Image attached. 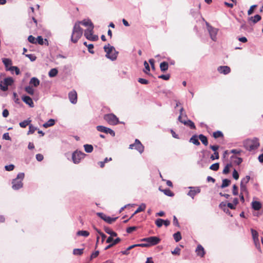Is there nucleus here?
<instances>
[{
    "label": "nucleus",
    "instance_id": "obj_14",
    "mask_svg": "<svg viewBox=\"0 0 263 263\" xmlns=\"http://www.w3.org/2000/svg\"><path fill=\"white\" fill-rule=\"evenodd\" d=\"M78 25L80 26V25H82L84 26L90 27H93V24L92 23L90 19H84L81 21H77L75 24H78Z\"/></svg>",
    "mask_w": 263,
    "mask_h": 263
},
{
    "label": "nucleus",
    "instance_id": "obj_64",
    "mask_svg": "<svg viewBox=\"0 0 263 263\" xmlns=\"http://www.w3.org/2000/svg\"><path fill=\"white\" fill-rule=\"evenodd\" d=\"M88 51L91 53H94V51L93 50V44H90L87 46Z\"/></svg>",
    "mask_w": 263,
    "mask_h": 263
},
{
    "label": "nucleus",
    "instance_id": "obj_63",
    "mask_svg": "<svg viewBox=\"0 0 263 263\" xmlns=\"http://www.w3.org/2000/svg\"><path fill=\"white\" fill-rule=\"evenodd\" d=\"M233 194L234 195H237L238 194V187L235 184L233 185Z\"/></svg>",
    "mask_w": 263,
    "mask_h": 263
},
{
    "label": "nucleus",
    "instance_id": "obj_1",
    "mask_svg": "<svg viewBox=\"0 0 263 263\" xmlns=\"http://www.w3.org/2000/svg\"><path fill=\"white\" fill-rule=\"evenodd\" d=\"M244 147L249 151H252L257 149L259 145V140L257 138L248 139L243 142Z\"/></svg>",
    "mask_w": 263,
    "mask_h": 263
},
{
    "label": "nucleus",
    "instance_id": "obj_55",
    "mask_svg": "<svg viewBox=\"0 0 263 263\" xmlns=\"http://www.w3.org/2000/svg\"><path fill=\"white\" fill-rule=\"evenodd\" d=\"M99 254V251H96L95 252L92 253L90 256V260H91L93 258L97 257L98 256Z\"/></svg>",
    "mask_w": 263,
    "mask_h": 263
},
{
    "label": "nucleus",
    "instance_id": "obj_32",
    "mask_svg": "<svg viewBox=\"0 0 263 263\" xmlns=\"http://www.w3.org/2000/svg\"><path fill=\"white\" fill-rule=\"evenodd\" d=\"M58 73V70L56 68H52L49 71L48 75L50 77L52 78L56 76Z\"/></svg>",
    "mask_w": 263,
    "mask_h": 263
},
{
    "label": "nucleus",
    "instance_id": "obj_30",
    "mask_svg": "<svg viewBox=\"0 0 263 263\" xmlns=\"http://www.w3.org/2000/svg\"><path fill=\"white\" fill-rule=\"evenodd\" d=\"M84 147L85 151L88 153H91L93 149L92 145L90 144H85Z\"/></svg>",
    "mask_w": 263,
    "mask_h": 263
},
{
    "label": "nucleus",
    "instance_id": "obj_44",
    "mask_svg": "<svg viewBox=\"0 0 263 263\" xmlns=\"http://www.w3.org/2000/svg\"><path fill=\"white\" fill-rule=\"evenodd\" d=\"M83 248L82 249H74L73 251L74 255H81L83 253Z\"/></svg>",
    "mask_w": 263,
    "mask_h": 263
},
{
    "label": "nucleus",
    "instance_id": "obj_51",
    "mask_svg": "<svg viewBox=\"0 0 263 263\" xmlns=\"http://www.w3.org/2000/svg\"><path fill=\"white\" fill-rule=\"evenodd\" d=\"M158 78L164 80H168L170 78V74H161L160 76H158Z\"/></svg>",
    "mask_w": 263,
    "mask_h": 263
},
{
    "label": "nucleus",
    "instance_id": "obj_36",
    "mask_svg": "<svg viewBox=\"0 0 263 263\" xmlns=\"http://www.w3.org/2000/svg\"><path fill=\"white\" fill-rule=\"evenodd\" d=\"M240 193L241 194H246L248 195V192L247 188V185L245 184H240Z\"/></svg>",
    "mask_w": 263,
    "mask_h": 263
},
{
    "label": "nucleus",
    "instance_id": "obj_57",
    "mask_svg": "<svg viewBox=\"0 0 263 263\" xmlns=\"http://www.w3.org/2000/svg\"><path fill=\"white\" fill-rule=\"evenodd\" d=\"M234 158L235 159V160H234V163H235L237 165H239L242 162V159L241 158H238V157H234Z\"/></svg>",
    "mask_w": 263,
    "mask_h": 263
},
{
    "label": "nucleus",
    "instance_id": "obj_43",
    "mask_svg": "<svg viewBox=\"0 0 263 263\" xmlns=\"http://www.w3.org/2000/svg\"><path fill=\"white\" fill-rule=\"evenodd\" d=\"M219 168V164L218 163L213 164L210 167V169L215 171H217V170H218Z\"/></svg>",
    "mask_w": 263,
    "mask_h": 263
},
{
    "label": "nucleus",
    "instance_id": "obj_8",
    "mask_svg": "<svg viewBox=\"0 0 263 263\" xmlns=\"http://www.w3.org/2000/svg\"><path fill=\"white\" fill-rule=\"evenodd\" d=\"M14 82V80L12 78L8 77L4 79L0 83V88L3 91H6L8 90L9 86H11Z\"/></svg>",
    "mask_w": 263,
    "mask_h": 263
},
{
    "label": "nucleus",
    "instance_id": "obj_46",
    "mask_svg": "<svg viewBox=\"0 0 263 263\" xmlns=\"http://www.w3.org/2000/svg\"><path fill=\"white\" fill-rule=\"evenodd\" d=\"M28 41L32 44H36L37 43V38H35L33 36L30 35L28 37Z\"/></svg>",
    "mask_w": 263,
    "mask_h": 263
},
{
    "label": "nucleus",
    "instance_id": "obj_37",
    "mask_svg": "<svg viewBox=\"0 0 263 263\" xmlns=\"http://www.w3.org/2000/svg\"><path fill=\"white\" fill-rule=\"evenodd\" d=\"M30 122L31 120L28 119L20 122L19 125L21 127L25 128L27 125H29Z\"/></svg>",
    "mask_w": 263,
    "mask_h": 263
},
{
    "label": "nucleus",
    "instance_id": "obj_13",
    "mask_svg": "<svg viewBox=\"0 0 263 263\" xmlns=\"http://www.w3.org/2000/svg\"><path fill=\"white\" fill-rule=\"evenodd\" d=\"M97 215L100 217L102 219L106 221V222L111 224L112 222H115L118 217L111 218L109 216H107L103 213H97Z\"/></svg>",
    "mask_w": 263,
    "mask_h": 263
},
{
    "label": "nucleus",
    "instance_id": "obj_24",
    "mask_svg": "<svg viewBox=\"0 0 263 263\" xmlns=\"http://www.w3.org/2000/svg\"><path fill=\"white\" fill-rule=\"evenodd\" d=\"M3 63L6 67V69H9L8 66L12 64L11 59L8 58H4L2 59Z\"/></svg>",
    "mask_w": 263,
    "mask_h": 263
},
{
    "label": "nucleus",
    "instance_id": "obj_48",
    "mask_svg": "<svg viewBox=\"0 0 263 263\" xmlns=\"http://www.w3.org/2000/svg\"><path fill=\"white\" fill-rule=\"evenodd\" d=\"M250 179V177L249 176H246L245 178H243L241 181L240 184H246L248 183Z\"/></svg>",
    "mask_w": 263,
    "mask_h": 263
},
{
    "label": "nucleus",
    "instance_id": "obj_19",
    "mask_svg": "<svg viewBox=\"0 0 263 263\" xmlns=\"http://www.w3.org/2000/svg\"><path fill=\"white\" fill-rule=\"evenodd\" d=\"M195 252L197 256L202 257L205 254V251L204 248H196Z\"/></svg>",
    "mask_w": 263,
    "mask_h": 263
},
{
    "label": "nucleus",
    "instance_id": "obj_16",
    "mask_svg": "<svg viewBox=\"0 0 263 263\" xmlns=\"http://www.w3.org/2000/svg\"><path fill=\"white\" fill-rule=\"evenodd\" d=\"M219 72L224 74H228L231 71V69L227 66H221L218 67L217 69Z\"/></svg>",
    "mask_w": 263,
    "mask_h": 263
},
{
    "label": "nucleus",
    "instance_id": "obj_40",
    "mask_svg": "<svg viewBox=\"0 0 263 263\" xmlns=\"http://www.w3.org/2000/svg\"><path fill=\"white\" fill-rule=\"evenodd\" d=\"M174 238L176 242H178L181 239V235L180 232L175 233L174 235Z\"/></svg>",
    "mask_w": 263,
    "mask_h": 263
},
{
    "label": "nucleus",
    "instance_id": "obj_26",
    "mask_svg": "<svg viewBox=\"0 0 263 263\" xmlns=\"http://www.w3.org/2000/svg\"><path fill=\"white\" fill-rule=\"evenodd\" d=\"M37 43H38L39 44H40L41 45H43L44 43L47 45H48V44H49L48 40L47 39H45V42H44L43 37L41 36H37Z\"/></svg>",
    "mask_w": 263,
    "mask_h": 263
},
{
    "label": "nucleus",
    "instance_id": "obj_56",
    "mask_svg": "<svg viewBox=\"0 0 263 263\" xmlns=\"http://www.w3.org/2000/svg\"><path fill=\"white\" fill-rule=\"evenodd\" d=\"M138 81V82L142 84H147L149 83L148 80L142 78H139Z\"/></svg>",
    "mask_w": 263,
    "mask_h": 263
},
{
    "label": "nucleus",
    "instance_id": "obj_28",
    "mask_svg": "<svg viewBox=\"0 0 263 263\" xmlns=\"http://www.w3.org/2000/svg\"><path fill=\"white\" fill-rule=\"evenodd\" d=\"M261 19V16L258 14H256L254 17H251L250 18V20L252 21V22L254 24L257 23L258 22L260 21Z\"/></svg>",
    "mask_w": 263,
    "mask_h": 263
},
{
    "label": "nucleus",
    "instance_id": "obj_50",
    "mask_svg": "<svg viewBox=\"0 0 263 263\" xmlns=\"http://www.w3.org/2000/svg\"><path fill=\"white\" fill-rule=\"evenodd\" d=\"M96 128H97V130L99 132H103V133L106 132V127H105L104 126L98 125L96 127Z\"/></svg>",
    "mask_w": 263,
    "mask_h": 263
},
{
    "label": "nucleus",
    "instance_id": "obj_12",
    "mask_svg": "<svg viewBox=\"0 0 263 263\" xmlns=\"http://www.w3.org/2000/svg\"><path fill=\"white\" fill-rule=\"evenodd\" d=\"M183 110L184 109H183V107H181L180 109V115L178 117L179 121L180 122L183 123L184 125H188L192 129L195 128V125L194 123L192 121L188 120L187 121H185L182 120V112H183Z\"/></svg>",
    "mask_w": 263,
    "mask_h": 263
},
{
    "label": "nucleus",
    "instance_id": "obj_23",
    "mask_svg": "<svg viewBox=\"0 0 263 263\" xmlns=\"http://www.w3.org/2000/svg\"><path fill=\"white\" fill-rule=\"evenodd\" d=\"M199 139L200 140L203 144L205 146L208 145V140L206 136L202 134H200L198 136Z\"/></svg>",
    "mask_w": 263,
    "mask_h": 263
},
{
    "label": "nucleus",
    "instance_id": "obj_27",
    "mask_svg": "<svg viewBox=\"0 0 263 263\" xmlns=\"http://www.w3.org/2000/svg\"><path fill=\"white\" fill-rule=\"evenodd\" d=\"M200 192V189L199 188H197L194 190H191L189 192L188 195L193 198L196 194L199 193Z\"/></svg>",
    "mask_w": 263,
    "mask_h": 263
},
{
    "label": "nucleus",
    "instance_id": "obj_3",
    "mask_svg": "<svg viewBox=\"0 0 263 263\" xmlns=\"http://www.w3.org/2000/svg\"><path fill=\"white\" fill-rule=\"evenodd\" d=\"M83 29L78 25V24H75L73 26L72 34L71 36V41L73 43H76L78 40L81 38L83 34Z\"/></svg>",
    "mask_w": 263,
    "mask_h": 263
},
{
    "label": "nucleus",
    "instance_id": "obj_11",
    "mask_svg": "<svg viewBox=\"0 0 263 263\" xmlns=\"http://www.w3.org/2000/svg\"><path fill=\"white\" fill-rule=\"evenodd\" d=\"M85 154L81 152L77 151L73 153L72 155V159L74 163H79L82 159L84 158Z\"/></svg>",
    "mask_w": 263,
    "mask_h": 263
},
{
    "label": "nucleus",
    "instance_id": "obj_59",
    "mask_svg": "<svg viewBox=\"0 0 263 263\" xmlns=\"http://www.w3.org/2000/svg\"><path fill=\"white\" fill-rule=\"evenodd\" d=\"M25 56L28 58L31 61H34L36 59V57L34 54H25Z\"/></svg>",
    "mask_w": 263,
    "mask_h": 263
},
{
    "label": "nucleus",
    "instance_id": "obj_33",
    "mask_svg": "<svg viewBox=\"0 0 263 263\" xmlns=\"http://www.w3.org/2000/svg\"><path fill=\"white\" fill-rule=\"evenodd\" d=\"M231 183V181L228 179H224L222 180V184L221 185V188L223 189L228 186Z\"/></svg>",
    "mask_w": 263,
    "mask_h": 263
},
{
    "label": "nucleus",
    "instance_id": "obj_5",
    "mask_svg": "<svg viewBox=\"0 0 263 263\" xmlns=\"http://www.w3.org/2000/svg\"><path fill=\"white\" fill-rule=\"evenodd\" d=\"M94 26L88 27L84 31V36L88 40L91 41H97L99 40L97 35L93 34Z\"/></svg>",
    "mask_w": 263,
    "mask_h": 263
},
{
    "label": "nucleus",
    "instance_id": "obj_38",
    "mask_svg": "<svg viewBox=\"0 0 263 263\" xmlns=\"http://www.w3.org/2000/svg\"><path fill=\"white\" fill-rule=\"evenodd\" d=\"M232 166V164L231 163L227 164L225 166V167L223 170V172H222L223 174H228L230 172V168Z\"/></svg>",
    "mask_w": 263,
    "mask_h": 263
},
{
    "label": "nucleus",
    "instance_id": "obj_49",
    "mask_svg": "<svg viewBox=\"0 0 263 263\" xmlns=\"http://www.w3.org/2000/svg\"><path fill=\"white\" fill-rule=\"evenodd\" d=\"M120 241H121L120 238H117L115 239H113V241L112 242V243L109 244V245H108L107 247H112L113 246L118 244Z\"/></svg>",
    "mask_w": 263,
    "mask_h": 263
},
{
    "label": "nucleus",
    "instance_id": "obj_29",
    "mask_svg": "<svg viewBox=\"0 0 263 263\" xmlns=\"http://www.w3.org/2000/svg\"><path fill=\"white\" fill-rule=\"evenodd\" d=\"M55 124V121L53 119H50L47 122L43 124V126L45 128L53 126Z\"/></svg>",
    "mask_w": 263,
    "mask_h": 263
},
{
    "label": "nucleus",
    "instance_id": "obj_31",
    "mask_svg": "<svg viewBox=\"0 0 263 263\" xmlns=\"http://www.w3.org/2000/svg\"><path fill=\"white\" fill-rule=\"evenodd\" d=\"M251 233H252V237H253V238L254 239V241L255 243H256V241H258V233H257V232L256 230H253V229L251 230Z\"/></svg>",
    "mask_w": 263,
    "mask_h": 263
},
{
    "label": "nucleus",
    "instance_id": "obj_21",
    "mask_svg": "<svg viewBox=\"0 0 263 263\" xmlns=\"http://www.w3.org/2000/svg\"><path fill=\"white\" fill-rule=\"evenodd\" d=\"M212 136L215 139H217V138L223 139V138H224V135H223V133L221 131H219V130H217L216 132H214L213 133Z\"/></svg>",
    "mask_w": 263,
    "mask_h": 263
},
{
    "label": "nucleus",
    "instance_id": "obj_4",
    "mask_svg": "<svg viewBox=\"0 0 263 263\" xmlns=\"http://www.w3.org/2000/svg\"><path fill=\"white\" fill-rule=\"evenodd\" d=\"M25 175L23 173H19L16 178L12 181V188L14 190H18L23 186L22 180L24 179Z\"/></svg>",
    "mask_w": 263,
    "mask_h": 263
},
{
    "label": "nucleus",
    "instance_id": "obj_6",
    "mask_svg": "<svg viewBox=\"0 0 263 263\" xmlns=\"http://www.w3.org/2000/svg\"><path fill=\"white\" fill-rule=\"evenodd\" d=\"M104 51L106 53V57L112 60H116L117 58V54L115 53H113L114 51L115 52V48L111 46L109 44H108L107 45H105L104 47Z\"/></svg>",
    "mask_w": 263,
    "mask_h": 263
},
{
    "label": "nucleus",
    "instance_id": "obj_39",
    "mask_svg": "<svg viewBox=\"0 0 263 263\" xmlns=\"http://www.w3.org/2000/svg\"><path fill=\"white\" fill-rule=\"evenodd\" d=\"M77 235L78 236H83L84 237H87L89 235V233L87 231H79L77 233Z\"/></svg>",
    "mask_w": 263,
    "mask_h": 263
},
{
    "label": "nucleus",
    "instance_id": "obj_35",
    "mask_svg": "<svg viewBox=\"0 0 263 263\" xmlns=\"http://www.w3.org/2000/svg\"><path fill=\"white\" fill-rule=\"evenodd\" d=\"M146 208V205L145 204H141L138 208L136 210L133 215H135L140 212L143 211L145 210Z\"/></svg>",
    "mask_w": 263,
    "mask_h": 263
},
{
    "label": "nucleus",
    "instance_id": "obj_34",
    "mask_svg": "<svg viewBox=\"0 0 263 263\" xmlns=\"http://www.w3.org/2000/svg\"><path fill=\"white\" fill-rule=\"evenodd\" d=\"M159 190L168 196L173 197L174 195V194L170 189L161 190L159 189Z\"/></svg>",
    "mask_w": 263,
    "mask_h": 263
},
{
    "label": "nucleus",
    "instance_id": "obj_9",
    "mask_svg": "<svg viewBox=\"0 0 263 263\" xmlns=\"http://www.w3.org/2000/svg\"><path fill=\"white\" fill-rule=\"evenodd\" d=\"M130 149H136L140 153H142L144 151V147L138 139H136L135 143L129 145Z\"/></svg>",
    "mask_w": 263,
    "mask_h": 263
},
{
    "label": "nucleus",
    "instance_id": "obj_53",
    "mask_svg": "<svg viewBox=\"0 0 263 263\" xmlns=\"http://www.w3.org/2000/svg\"><path fill=\"white\" fill-rule=\"evenodd\" d=\"M219 158L218 152H214L213 155H212L210 157L211 160H214L215 159H218Z\"/></svg>",
    "mask_w": 263,
    "mask_h": 263
},
{
    "label": "nucleus",
    "instance_id": "obj_41",
    "mask_svg": "<svg viewBox=\"0 0 263 263\" xmlns=\"http://www.w3.org/2000/svg\"><path fill=\"white\" fill-rule=\"evenodd\" d=\"M36 130H37L36 127H34L32 124H29V130L28 131L27 135L33 134Z\"/></svg>",
    "mask_w": 263,
    "mask_h": 263
},
{
    "label": "nucleus",
    "instance_id": "obj_42",
    "mask_svg": "<svg viewBox=\"0 0 263 263\" xmlns=\"http://www.w3.org/2000/svg\"><path fill=\"white\" fill-rule=\"evenodd\" d=\"M7 70L13 71L15 72L16 75H18L20 73L19 68L16 66H11L9 69H7Z\"/></svg>",
    "mask_w": 263,
    "mask_h": 263
},
{
    "label": "nucleus",
    "instance_id": "obj_60",
    "mask_svg": "<svg viewBox=\"0 0 263 263\" xmlns=\"http://www.w3.org/2000/svg\"><path fill=\"white\" fill-rule=\"evenodd\" d=\"M219 207L223 211H224V210H226L227 208V205L226 204V203L224 202H221L219 205Z\"/></svg>",
    "mask_w": 263,
    "mask_h": 263
},
{
    "label": "nucleus",
    "instance_id": "obj_25",
    "mask_svg": "<svg viewBox=\"0 0 263 263\" xmlns=\"http://www.w3.org/2000/svg\"><path fill=\"white\" fill-rule=\"evenodd\" d=\"M190 142L197 146L199 145L200 144L198 140V137L196 135L193 136L191 138Z\"/></svg>",
    "mask_w": 263,
    "mask_h": 263
},
{
    "label": "nucleus",
    "instance_id": "obj_17",
    "mask_svg": "<svg viewBox=\"0 0 263 263\" xmlns=\"http://www.w3.org/2000/svg\"><path fill=\"white\" fill-rule=\"evenodd\" d=\"M23 101L30 107H33V102L31 98L29 96H24L22 98Z\"/></svg>",
    "mask_w": 263,
    "mask_h": 263
},
{
    "label": "nucleus",
    "instance_id": "obj_18",
    "mask_svg": "<svg viewBox=\"0 0 263 263\" xmlns=\"http://www.w3.org/2000/svg\"><path fill=\"white\" fill-rule=\"evenodd\" d=\"M252 208L255 211H258L261 208V204L259 201H253L252 202Z\"/></svg>",
    "mask_w": 263,
    "mask_h": 263
},
{
    "label": "nucleus",
    "instance_id": "obj_58",
    "mask_svg": "<svg viewBox=\"0 0 263 263\" xmlns=\"http://www.w3.org/2000/svg\"><path fill=\"white\" fill-rule=\"evenodd\" d=\"M180 248H175V250L172 251L171 252L174 255H179L180 253Z\"/></svg>",
    "mask_w": 263,
    "mask_h": 263
},
{
    "label": "nucleus",
    "instance_id": "obj_45",
    "mask_svg": "<svg viewBox=\"0 0 263 263\" xmlns=\"http://www.w3.org/2000/svg\"><path fill=\"white\" fill-rule=\"evenodd\" d=\"M25 91L29 95H33L34 93V89L31 86H27L25 87Z\"/></svg>",
    "mask_w": 263,
    "mask_h": 263
},
{
    "label": "nucleus",
    "instance_id": "obj_62",
    "mask_svg": "<svg viewBox=\"0 0 263 263\" xmlns=\"http://www.w3.org/2000/svg\"><path fill=\"white\" fill-rule=\"evenodd\" d=\"M5 168L6 171H12L14 169V166L13 164H10V165H6Z\"/></svg>",
    "mask_w": 263,
    "mask_h": 263
},
{
    "label": "nucleus",
    "instance_id": "obj_22",
    "mask_svg": "<svg viewBox=\"0 0 263 263\" xmlns=\"http://www.w3.org/2000/svg\"><path fill=\"white\" fill-rule=\"evenodd\" d=\"M168 64L166 62H163L160 64V68L161 71L165 72L168 69Z\"/></svg>",
    "mask_w": 263,
    "mask_h": 263
},
{
    "label": "nucleus",
    "instance_id": "obj_20",
    "mask_svg": "<svg viewBox=\"0 0 263 263\" xmlns=\"http://www.w3.org/2000/svg\"><path fill=\"white\" fill-rule=\"evenodd\" d=\"M40 80L37 78L33 77L30 79L29 83L34 87H37L40 85Z\"/></svg>",
    "mask_w": 263,
    "mask_h": 263
},
{
    "label": "nucleus",
    "instance_id": "obj_10",
    "mask_svg": "<svg viewBox=\"0 0 263 263\" xmlns=\"http://www.w3.org/2000/svg\"><path fill=\"white\" fill-rule=\"evenodd\" d=\"M206 25L211 39L214 41H216L217 39L216 36L218 31V29L213 27L208 23H206Z\"/></svg>",
    "mask_w": 263,
    "mask_h": 263
},
{
    "label": "nucleus",
    "instance_id": "obj_15",
    "mask_svg": "<svg viewBox=\"0 0 263 263\" xmlns=\"http://www.w3.org/2000/svg\"><path fill=\"white\" fill-rule=\"evenodd\" d=\"M68 98L72 104H76L77 102V93L75 90H72L69 92L68 94Z\"/></svg>",
    "mask_w": 263,
    "mask_h": 263
},
{
    "label": "nucleus",
    "instance_id": "obj_61",
    "mask_svg": "<svg viewBox=\"0 0 263 263\" xmlns=\"http://www.w3.org/2000/svg\"><path fill=\"white\" fill-rule=\"evenodd\" d=\"M233 177L235 180H237L239 178V174H238L237 171L235 169L234 170V171L233 172Z\"/></svg>",
    "mask_w": 263,
    "mask_h": 263
},
{
    "label": "nucleus",
    "instance_id": "obj_52",
    "mask_svg": "<svg viewBox=\"0 0 263 263\" xmlns=\"http://www.w3.org/2000/svg\"><path fill=\"white\" fill-rule=\"evenodd\" d=\"M256 7H257L256 5H254L251 6L250 7V9H249V10L248 11V14L249 15L252 14L254 12V9L256 8Z\"/></svg>",
    "mask_w": 263,
    "mask_h": 263
},
{
    "label": "nucleus",
    "instance_id": "obj_47",
    "mask_svg": "<svg viewBox=\"0 0 263 263\" xmlns=\"http://www.w3.org/2000/svg\"><path fill=\"white\" fill-rule=\"evenodd\" d=\"M163 222L164 220L161 218H158L155 221V224L159 228L162 227Z\"/></svg>",
    "mask_w": 263,
    "mask_h": 263
},
{
    "label": "nucleus",
    "instance_id": "obj_54",
    "mask_svg": "<svg viewBox=\"0 0 263 263\" xmlns=\"http://www.w3.org/2000/svg\"><path fill=\"white\" fill-rule=\"evenodd\" d=\"M105 133L109 134L113 137L115 136V133L114 132V131L113 130H112L111 129L108 128V127H106V132Z\"/></svg>",
    "mask_w": 263,
    "mask_h": 263
},
{
    "label": "nucleus",
    "instance_id": "obj_7",
    "mask_svg": "<svg viewBox=\"0 0 263 263\" xmlns=\"http://www.w3.org/2000/svg\"><path fill=\"white\" fill-rule=\"evenodd\" d=\"M104 119L110 125H115L119 123L118 118L114 114H106L104 116Z\"/></svg>",
    "mask_w": 263,
    "mask_h": 263
},
{
    "label": "nucleus",
    "instance_id": "obj_2",
    "mask_svg": "<svg viewBox=\"0 0 263 263\" xmlns=\"http://www.w3.org/2000/svg\"><path fill=\"white\" fill-rule=\"evenodd\" d=\"M141 241H144L147 242L148 244L145 243H138V244H134L129 246V247H148L149 245L151 246H155L158 244L160 241V239L156 236H151L147 238H144L141 240Z\"/></svg>",
    "mask_w": 263,
    "mask_h": 263
}]
</instances>
